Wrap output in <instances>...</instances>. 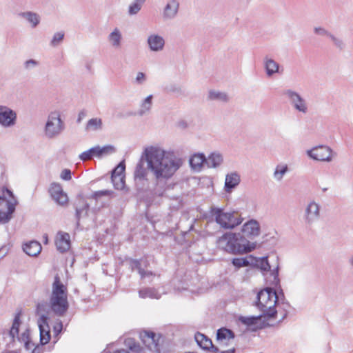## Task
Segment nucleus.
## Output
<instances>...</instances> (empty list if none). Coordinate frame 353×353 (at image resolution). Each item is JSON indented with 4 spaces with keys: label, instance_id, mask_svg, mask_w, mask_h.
<instances>
[{
    "label": "nucleus",
    "instance_id": "obj_38",
    "mask_svg": "<svg viewBox=\"0 0 353 353\" xmlns=\"http://www.w3.org/2000/svg\"><path fill=\"white\" fill-rule=\"evenodd\" d=\"M208 98L210 100H217L223 102L228 101V96L225 92H216L214 90H210L209 92Z\"/></svg>",
    "mask_w": 353,
    "mask_h": 353
},
{
    "label": "nucleus",
    "instance_id": "obj_13",
    "mask_svg": "<svg viewBox=\"0 0 353 353\" xmlns=\"http://www.w3.org/2000/svg\"><path fill=\"white\" fill-rule=\"evenodd\" d=\"M194 340L199 347L203 350L212 353H218L219 352V348L214 345L212 340L204 334L199 332H196Z\"/></svg>",
    "mask_w": 353,
    "mask_h": 353
},
{
    "label": "nucleus",
    "instance_id": "obj_18",
    "mask_svg": "<svg viewBox=\"0 0 353 353\" xmlns=\"http://www.w3.org/2000/svg\"><path fill=\"white\" fill-rule=\"evenodd\" d=\"M179 3L177 0H170L165 6L163 17L164 19H173L177 14Z\"/></svg>",
    "mask_w": 353,
    "mask_h": 353
},
{
    "label": "nucleus",
    "instance_id": "obj_49",
    "mask_svg": "<svg viewBox=\"0 0 353 353\" xmlns=\"http://www.w3.org/2000/svg\"><path fill=\"white\" fill-rule=\"evenodd\" d=\"M314 32L315 34H316L318 35L327 36L329 37H330V35L332 34L330 32H329L325 28H321V27L314 28Z\"/></svg>",
    "mask_w": 353,
    "mask_h": 353
},
{
    "label": "nucleus",
    "instance_id": "obj_60",
    "mask_svg": "<svg viewBox=\"0 0 353 353\" xmlns=\"http://www.w3.org/2000/svg\"><path fill=\"white\" fill-rule=\"evenodd\" d=\"M176 126L181 129L185 130L188 127V124L185 120H180L177 122Z\"/></svg>",
    "mask_w": 353,
    "mask_h": 353
},
{
    "label": "nucleus",
    "instance_id": "obj_37",
    "mask_svg": "<svg viewBox=\"0 0 353 353\" xmlns=\"http://www.w3.org/2000/svg\"><path fill=\"white\" fill-rule=\"evenodd\" d=\"M152 98V95L150 94L142 102L141 105V109L138 112V114L139 116H143L151 109Z\"/></svg>",
    "mask_w": 353,
    "mask_h": 353
},
{
    "label": "nucleus",
    "instance_id": "obj_5",
    "mask_svg": "<svg viewBox=\"0 0 353 353\" xmlns=\"http://www.w3.org/2000/svg\"><path fill=\"white\" fill-rule=\"evenodd\" d=\"M236 214L235 211L225 212L224 208L214 205L211 206L209 210L210 216L214 217L215 222L225 230H232L242 223L243 218L236 217Z\"/></svg>",
    "mask_w": 353,
    "mask_h": 353
},
{
    "label": "nucleus",
    "instance_id": "obj_52",
    "mask_svg": "<svg viewBox=\"0 0 353 353\" xmlns=\"http://www.w3.org/2000/svg\"><path fill=\"white\" fill-rule=\"evenodd\" d=\"M135 184H136V189L139 192H143L147 190L148 187H146L145 185L148 184V181H143V182H138V185L136 183H135Z\"/></svg>",
    "mask_w": 353,
    "mask_h": 353
},
{
    "label": "nucleus",
    "instance_id": "obj_12",
    "mask_svg": "<svg viewBox=\"0 0 353 353\" xmlns=\"http://www.w3.org/2000/svg\"><path fill=\"white\" fill-rule=\"evenodd\" d=\"M283 94L288 97L294 108L303 113H306L307 107L305 101L296 92L292 90H286L283 92Z\"/></svg>",
    "mask_w": 353,
    "mask_h": 353
},
{
    "label": "nucleus",
    "instance_id": "obj_46",
    "mask_svg": "<svg viewBox=\"0 0 353 353\" xmlns=\"http://www.w3.org/2000/svg\"><path fill=\"white\" fill-rule=\"evenodd\" d=\"M64 38V32H56L51 41V45L52 46H56L58 43L61 41Z\"/></svg>",
    "mask_w": 353,
    "mask_h": 353
},
{
    "label": "nucleus",
    "instance_id": "obj_4",
    "mask_svg": "<svg viewBox=\"0 0 353 353\" xmlns=\"http://www.w3.org/2000/svg\"><path fill=\"white\" fill-rule=\"evenodd\" d=\"M277 304L278 297L274 287H265L258 292L254 305L262 312L265 319L276 318L277 310L275 306Z\"/></svg>",
    "mask_w": 353,
    "mask_h": 353
},
{
    "label": "nucleus",
    "instance_id": "obj_43",
    "mask_svg": "<svg viewBox=\"0 0 353 353\" xmlns=\"http://www.w3.org/2000/svg\"><path fill=\"white\" fill-rule=\"evenodd\" d=\"M144 1H140L137 0H134L128 8V14L130 15L137 14L141 9L142 6L143 5Z\"/></svg>",
    "mask_w": 353,
    "mask_h": 353
},
{
    "label": "nucleus",
    "instance_id": "obj_55",
    "mask_svg": "<svg viewBox=\"0 0 353 353\" xmlns=\"http://www.w3.org/2000/svg\"><path fill=\"white\" fill-rule=\"evenodd\" d=\"M2 191H3V195H5L6 196L7 195L9 198H10V199H12L13 200H17L16 198L14 197V195L12 191L11 190H10L8 188L4 186L3 188Z\"/></svg>",
    "mask_w": 353,
    "mask_h": 353
},
{
    "label": "nucleus",
    "instance_id": "obj_23",
    "mask_svg": "<svg viewBox=\"0 0 353 353\" xmlns=\"http://www.w3.org/2000/svg\"><path fill=\"white\" fill-rule=\"evenodd\" d=\"M148 43L152 51L157 52L163 48L165 41L162 37L152 34L148 38Z\"/></svg>",
    "mask_w": 353,
    "mask_h": 353
},
{
    "label": "nucleus",
    "instance_id": "obj_21",
    "mask_svg": "<svg viewBox=\"0 0 353 353\" xmlns=\"http://www.w3.org/2000/svg\"><path fill=\"white\" fill-rule=\"evenodd\" d=\"M90 210V205L83 199L82 205L81 206H75V219H76V228L78 229L80 226V220L82 217L88 216V211Z\"/></svg>",
    "mask_w": 353,
    "mask_h": 353
},
{
    "label": "nucleus",
    "instance_id": "obj_7",
    "mask_svg": "<svg viewBox=\"0 0 353 353\" xmlns=\"http://www.w3.org/2000/svg\"><path fill=\"white\" fill-rule=\"evenodd\" d=\"M231 264L236 270L248 266L252 268L259 269L263 275H265L271 268L268 256L257 258L252 254L245 257L233 258L231 261Z\"/></svg>",
    "mask_w": 353,
    "mask_h": 353
},
{
    "label": "nucleus",
    "instance_id": "obj_57",
    "mask_svg": "<svg viewBox=\"0 0 353 353\" xmlns=\"http://www.w3.org/2000/svg\"><path fill=\"white\" fill-rule=\"evenodd\" d=\"M145 81V74L142 72H139L136 77V82L138 84H142Z\"/></svg>",
    "mask_w": 353,
    "mask_h": 353
},
{
    "label": "nucleus",
    "instance_id": "obj_30",
    "mask_svg": "<svg viewBox=\"0 0 353 353\" xmlns=\"http://www.w3.org/2000/svg\"><path fill=\"white\" fill-rule=\"evenodd\" d=\"M139 294L141 298L159 299L160 295L157 290L154 288H144L139 290Z\"/></svg>",
    "mask_w": 353,
    "mask_h": 353
},
{
    "label": "nucleus",
    "instance_id": "obj_20",
    "mask_svg": "<svg viewBox=\"0 0 353 353\" xmlns=\"http://www.w3.org/2000/svg\"><path fill=\"white\" fill-rule=\"evenodd\" d=\"M240 175L236 172L228 174L225 176L224 190L228 193L231 192L240 183Z\"/></svg>",
    "mask_w": 353,
    "mask_h": 353
},
{
    "label": "nucleus",
    "instance_id": "obj_14",
    "mask_svg": "<svg viewBox=\"0 0 353 353\" xmlns=\"http://www.w3.org/2000/svg\"><path fill=\"white\" fill-rule=\"evenodd\" d=\"M261 317H263L262 313L258 316H243L239 318V321L246 326L251 327V330L256 332L259 330L263 329L266 326H269L268 323L265 322L259 323Z\"/></svg>",
    "mask_w": 353,
    "mask_h": 353
},
{
    "label": "nucleus",
    "instance_id": "obj_15",
    "mask_svg": "<svg viewBox=\"0 0 353 353\" xmlns=\"http://www.w3.org/2000/svg\"><path fill=\"white\" fill-rule=\"evenodd\" d=\"M49 192L52 198L61 205H64L68 202V195L63 192L61 185L57 183L50 185Z\"/></svg>",
    "mask_w": 353,
    "mask_h": 353
},
{
    "label": "nucleus",
    "instance_id": "obj_58",
    "mask_svg": "<svg viewBox=\"0 0 353 353\" xmlns=\"http://www.w3.org/2000/svg\"><path fill=\"white\" fill-rule=\"evenodd\" d=\"M139 274H140L141 279H144L146 277L152 276L154 275L152 272L145 270L144 269H143V272H140Z\"/></svg>",
    "mask_w": 353,
    "mask_h": 353
},
{
    "label": "nucleus",
    "instance_id": "obj_25",
    "mask_svg": "<svg viewBox=\"0 0 353 353\" xmlns=\"http://www.w3.org/2000/svg\"><path fill=\"white\" fill-rule=\"evenodd\" d=\"M267 287H274V289L280 288L281 282L279 276V267L274 268L270 274L269 276L265 278Z\"/></svg>",
    "mask_w": 353,
    "mask_h": 353
},
{
    "label": "nucleus",
    "instance_id": "obj_45",
    "mask_svg": "<svg viewBox=\"0 0 353 353\" xmlns=\"http://www.w3.org/2000/svg\"><path fill=\"white\" fill-rule=\"evenodd\" d=\"M49 317L47 314H41L38 319L37 323L39 329L40 327L48 328L50 327L48 324Z\"/></svg>",
    "mask_w": 353,
    "mask_h": 353
},
{
    "label": "nucleus",
    "instance_id": "obj_19",
    "mask_svg": "<svg viewBox=\"0 0 353 353\" xmlns=\"http://www.w3.org/2000/svg\"><path fill=\"white\" fill-rule=\"evenodd\" d=\"M319 216V205L314 201L310 202L305 209V220L311 224Z\"/></svg>",
    "mask_w": 353,
    "mask_h": 353
},
{
    "label": "nucleus",
    "instance_id": "obj_59",
    "mask_svg": "<svg viewBox=\"0 0 353 353\" xmlns=\"http://www.w3.org/2000/svg\"><path fill=\"white\" fill-rule=\"evenodd\" d=\"M86 114H87V112L85 110H81L78 114L77 123H80L81 122L82 119L85 117Z\"/></svg>",
    "mask_w": 353,
    "mask_h": 353
},
{
    "label": "nucleus",
    "instance_id": "obj_56",
    "mask_svg": "<svg viewBox=\"0 0 353 353\" xmlns=\"http://www.w3.org/2000/svg\"><path fill=\"white\" fill-rule=\"evenodd\" d=\"M38 65L39 62L34 59H29L24 63V65L26 69L30 68V67H35Z\"/></svg>",
    "mask_w": 353,
    "mask_h": 353
},
{
    "label": "nucleus",
    "instance_id": "obj_62",
    "mask_svg": "<svg viewBox=\"0 0 353 353\" xmlns=\"http://www.w3.org/2000/svg\"><path fill=\"white\" fill-rule=\"evenodd\" d=\"M33 345L34 343L32 342L31 339L26 340V341H24V346L26 350H30Z\"/></svg>",
    "mask_w": 353,
    "mask_h": 353
},
{
    "label": "nucleus",
    "instance_id": "obj_11",
    "mask_svg": "<svg viewBox=\"0 0 353 353\" xmlns=\"http://www.w3.org/2000/svg\"><path fill=\"white\" fill-rule=\"evenodd\" d=\"M17 113L8 106L0 105V125L4 128L14 126L17 123Z\"/></svg>",
    "mask_w": 353,
    "mask_h": 353
},
{
    "label": "nucleus",
    "instance_id": "obj_16",
    "mask_svg": "<svg viewBox=\"0 0 353 353\" xmlns=\"http://www.w3.org/2000/svg\"><path fill=\"white\" fill-rule=\"evenodd\" d=\"M261 227L259 223L254 219H251L243 224L241 232L248 237L252 239L260 234Z\"/></svg>",
    "mask_w": 353,
    "mask_h": 353
},
{
    "label": "nucleus",
    "instance_id": "obj_36",
    "mask_svg": "<svg viewBox=\"0 0 353 353\" xmlns=\"http://www.w3.org/2000/svg\"><path fill=\"white\" fill-rule=\"evenodd\" d=\"M96 149L98 152V158H101L103 156H106L116 152V148L112 145H105L103 147L97 145Z\"/></svg>",
    "mask_w": 353,
    "mask_h": 353
},
{
    "label": "nucleus",
    "instance_id": "obj_39",
    "mask_svg": "<svg viewBox=\"0 0 353 353\" xmlns=\"http://www.w3.org/2000/svg\"><path fill=\"white\" fill-rule=\"evenodd\" d=\"M94 157L98 158V152L97 151L96 146L92 147L89 150L83 152L81 154H79V157L81 161H85L88 160H90Z\"/></svg>",
    "mask_w": 353,
    "mask_h": 353
},
{
    "label": "nucleus",
    "instance_id": "obj_1",
    "mask_svg": "<svg viewBox=\"0 0 353 353\" xmlns=\"http://www.w3.org/2000/svg\"><path fill=\"white\" fill-rule=\"evenodd\" d=\"M176 160L165 155V151L150 146L146 148L139 160L134 172L135 183L147 181L148 170L154 175L157 183H165L179 168Z\"/></svg>",
    "mask_w": 353,
    "mask_h": 353
},
{
    "label": "nucleus",
    "instance_id": "obj_63",
    "mask_svg": "<svg viewBox=\"0 0 353 353\" xmlns=\"http://www.w3.org/2000/svg\"><path fill=\"white\" fill-rule=\"evenodd\" d=\"M41 347L39 345H37L32 350V353H41Z\"/></svg>",
    "mask_w": 353,
    "mask_h": 353
},
{
    "label": "nucleus",
    "instance_id": "obj_27",
    "mask_svg": "<svg viewBox=\"0 0 353 353\" xmlns=\"http://www.w3.org/2000/svg\"><path fill=\"white\" fill-rule=\"evenodd\" d=\"M206 157L203 153H199L194 154L190 159V165L193 169L201 168L203 165L205 164Z\"/></svg>",
    "mask_w": 353,
    "mask_h": 353
},
{
    "label": "nucleus",
    "instance_id": "obj_47",
    "mask_svg": "<svg viewBox=\"0 0 353 353\" xmlns=\"http://www.w3.org/2000/svg\"><path fill=\"white\" fill-rule=\"evenodd\" d=\"M48 305L45 301L39 303L37 305L36 312L38 314L40 313L47 314L48 312Z\"/></svg>",
    "mask_w": 353,
    "mask_h": 353
},
{
    "label": "nucleus",
    "instance_id": "obj_9",
    "mask_svg": "<svg viewBox=\"0 0 353 353\" xmlns=\"http://www.w3.org/2000/svg\"><path fill=\"white\" fill-rule=\"evenodd\" d=\"M125 161L123 159L111 171V181L116 190H125L126 189L125 192H128V189L126 188L125 182Z\"/></svg>",
    "mask_w": 353,
    "mask_h": 353
},
{
    "label": "nucleus",
    "instance_id": "obj_29",
    "mask_svg": "<svg viewBox=\"0 0 353 353\" xmlns=\"http://www.w3.org/2000/svg\"><path fill=\"white\" fill-rule=\"evenodd\" d=\"M20 312L16 314L12 322V327L8 332V334L11 337L12 341H14V339L16 336H18L19 332V327L21 323L20 320Z\"/></svg>",
    "mask_w": 353,
    "mask_h": 353
},
{
    "label": "nucleus",
    "instance_id": "obj_22",
    "mask_svg": "<svg viewBox=\"0 0 353 353\" xmlns=\"http://www.w3.org/2000/svg\"><path fill=\"white\" fill-rule=\"evenodd\" d=\"M42 247L39 242L31 241L23 245V250L30 256H37L41 251Z\"/></svg>",
    "mask_w": 353,
    "mask_h": 353
},
{
    "label": "nucleus",
    "instance_id": "obj_17",
    "mask_svg": "<svg viewBox=\"0 0 353 353\" xmlns=\"http://www.w3.org/2000/svg\"><path fill=\"white\" fill-rule=\"evenodd\" d=\"M58 235L59 239L55 242L57 249L61 253L66 252L70 248V235L67 232L59 231Z\"/></svg>",
    "mask_w": 353,
    "mask_h": 353
},
{
    "label": "nucleus",
    "instance_id": "obj_42",
    "mask_svg": "<svg viewBox=\"0 0 353 353\" xmlns=\"http://www.w3.org/2000/svg\"><path fill=\"white\" fill-rule=\"evenodd\" d=\"M5 203L7 206V211L12 214L15 210V206L17 203V200H14V202L8 200L5 195H0V203Z\"/></svg>",
    "mask_w": 353,
    "mask_h": 353
},
{
    "label": "nucleus",
    "instance_id": "obj_64",
    "mask_svg": "<svg viewBox=\"0 0 353 353\" xmlns=\"http://www.w3.org/2000/svg\"><path fill=\"white\" fill-rule=\"evenodd\" d=\"M219 353H235L236 352V349L234 347H233V348L228 350H223V351H220L219 350Z\"/></svg>",
    "mask_w": 353,
    "mask_h": 353
},
{
    "label": "nucleus",
    "instance_id": "obj_26",
    "mask_svg": "<svg viewBox=\"0 0 353 353\" xmlns=\"http://www.w3.org/2000/svg\"><path fill=\"white\" fill-rule=\"evenodd\" d=\"M265 68L268 77H272L275 73H279V64L272 59H265Z\"/></svg>",
    "mask_w": 353,
    "mask_h": 353
},
{
    "label": "nucleus",
    "instance_id": "obj_8",
    "mask_svg": "<svg viewBox=\"0 0 353 353\" xmlns=\"http://www.w3.org/2000/svg\"><path fill=\"white\" fill-rule=\"evenodd\" d=\"M65 129V123L57 111L50 112L45 125V134L49 139L59 136Z\"/></svg>",
    "mask_w": 353,
    "mask_h": 353
},
{
    "label": "nucleus",
    "instance_id": "obj_44",
    "mask_svg": "<svg viewBox=\"0 0 353 353\" xmlns=\"http://www.w3.org/2000/svg\"><path fill=\"white\" fill-rule=\"evenodd\" d=\"M288 171V167L287 165H278L274 172V176L278 180L281 181L284 174Z\"/></svg>",
    "mask_w": 353,
    "mask_h": 353
},
{
    "label": "nucleus",
    "instance_id": "obj_53",
    "mask_svg": "<svg viewBox=\"0 0 353 353\" xmlns=\"http://www.w3.org/2000/svg\"><path fill=\"white\" fill-rule=\"evenodd\" d=\"M330 38L333 41L336 47L340 49H343L344 45L343 42L341 39L335 37L333 34H331Z\"/></svg>",
    "mask_w": 353,
    "mask_h": 353
},
{
    "label": "nucleus",
    "instance_id": "obj_33",
    "mask_svg": "<svg viewBox=\"0 0 353 353\" xmlns=\"http://www.w3.org/2000/svg\"><path fill=\"white\" fill-rule=\"evenodd\" d=\"M103 127L102 120L100 118H92L90 119L86 125L85 130L86 131H97L99 130H101Z\"/></svg>",
    "mask_w": 353,
    "mask_h": 353
},
{
    "label": "nucleus",
    "instance_id": "obj_35",
    "mask_svg": "<svg viewBox=\"0 0 353 353\" xmlns=\"http://www.w3.org/2000/svg\"><path fill=\"white\" fill-rule=\"evenodd\" d=\"M125 345L132 352L139 353L142 350L139 343H137L135 339L133 338H128L124 341Z\"/></svg>",
    "mask_w": 353,
    "mask_h": 353
},
{
    "label": "nucleus",
    "instance_id": "obj_31",
    "mask_svg": "<svg viewBox=\"0 0 353 353\" xmlns=\"http://www.w3.org/2000/svg\"><path fill=\"white\" fill-rule=\"evenodd\" d=\"M124 261L128 262L129 268L132 272L137 270L139 274L140 272H143L140 259H135L126 256L125 257V259L121 262V263L123 264Z\"/></svg>",
    "mask_w": 353,
    "mask_h": 353
},
{
    "label": "nucleus",
    "instance_id": "obj_48",
    "mask_svg": "<svg viewBox=\"0 0 353 353\" xmlns=\"http://www.w3.org/2000/svg\"><path fill=\"white\" fill-rule=\"evenodd\" d=\"M12 219V214L8 211L3 212L0 210V223H6Z\"/></svg>",
    "mask_w": 353,
    "mask_h": 353
},
{
    "label": "nucleus",
    "instance_id": "obj_54",
    "mask_svg": "<svg viewBox=\"0 0 353 353\" xmlns=\"http://www.w3.org/2000/svg\"><path fill=\"white\" fill-rule=\"evenodd\" d=\"M276 296L278 297V302L279 301V300H281L282 301V303H283L285 298L284 292L281 288V285L280 286V288H276Z\"/></svg>",
    "mask_w": 353,
    "mask_h": 353
},
{
    "label": "nucleus",
    "instance_id": "obj_2",
    "mask_svg": "<svg viewBox=\"0 0 353 353\" xmlns=\"http://www.w3.org/2000/svg\"><path fill=\"white\" fill-rule=\"evenodd\" d=\"M218 247L225 252L240 255L252 252L256 243H250L242 234L226 232L217 240Z\"/></svg>",
    "mask_w": 353,
    "mask_h": 353
},
{
    "label": "nucleus",
    "instance_id": "obj_6",
    "mask_svg": "<svg viewBox=\"0 0 353 353\" xmlns=\"http://www.w3.org/2000/svg\"><path fill=\"white\" fill-rule=\"evenodd\" d=\"M140 339L143 343L154 353H167L168 351L167 339L162 334L144 330L140 333Z\"/></svg>",
    "mask_w": 353,
    "mask_h": 353
},
{
    "label": "nucleus",
    "instance_id": "obj_32",
    "mask_svg": "<svg viewBox=\"0 0 353 353\" xmlns=\"http://www.w3.org/2000/svg\"><path fill=\"white\" fill-rule=\"evenodd\" d=\"M20 15L25 18L28 22L32 23V28H35L40 22L39 16L35 13L30 11L24 12L20 13Z\"/></svg>",
    "mask_w": 353,
    "mask_h": 353
},
{
    "label": "nucleus",
    "instance_id": "obj_51",
    "mask_svg": "<svg viewBox=\"0 0 353 353\" xmlns=\"http://www.w3.org/2000/svg\"><path fill=\"white\" fill-rule=\"evenodd\" d=\"M61 178L65 181H69L72 178V172L69 169H64L61 174Z\"/></svg>",
    "mask_w": 353,
    "mask_h": 353
},
{
    "label": "nucleus",
    "instance_id": "obj_40",
    "mask_svg": "<svg viewBox=\"0 0 353 353\" xmlns=\"http://www.w3.org/2000/svg\"><path fill=\"white\" fill-rule=\"evenodd\" d=\"M39 332H40V345L43 346V345H46L47 343H48L51 339L50 327H48V328L40 327Z\"/></svg>",
    "mask_w": 353,
    "mask_h": 353
},
{
    "label": "nucleus",
    "instance_id": "obj_50",
    "mask_svg": "<svg viewBox=\"0 0 353 353\" xmlns=\"http://www.w3.org/2000/svg\"><path fill=\"white\" fill-rule=\"evenodd\" d=\"M17 339L19 341H26V340L31 339L30 337V330L28 328L26 329L21 334V336H16Z\"/></svg>",
    "mask_w": 353,
    "mask_h": 353
},
{
    "label": "nucleus",
    "instance_id": "obj_24",
    "mask_svg": "<svg viewBox=\"0 0 353 353\" xmlns=\"http://www.w3.org/2000/svg\"><path fill=\"white\" fill-rule=\"evenodd\" d=\"M223 161V157L222 154L217 152H213L206 157L205 164L208 168H216L220 166Z\"/></svg>",
    "mask_w": 353,
    "mask_h": 353
},
{
    "label": "nucleus",
    "instance_id": "obj_61",
    "mask_svg": "<svg viewBox=\"0 0 353 353\" xmlns=\"http://www.w3.org/2000/svg\"><path fill=\"white\" fill-rule=\"evenodd\" d=\"M63 328V323L61 321L59 323V326L54 327V336H58Z\"/></svg>",
    "mask_w": 353,
    "mask_h": 353
},
{
    "label": "nucleus",
    "instance_id": "obj_28",
    "mask_svg": "<svg viewBox=\"0 0 353 353\" xmlns=\"http://www.w3.org/2000/svg\"><path fill=\"white\" fill-rule=\"evenodd\" d=\"M235 338L234 332L227 327H221L217 330L216 339L222 341L225 339H233Z\"/></svg>",
    "mask_w": 353,
    "mask_h": 353
},
{
    "label": "nucleus",
    "instance_id": "obj_10",
    "mask_svg": "<svg viewBox=\"0 0 353 353\" xmlns=\"http://www.w3.org/2000/svg\"><path fill=\"white\" fill-rule=\"evenodd\" d=\"M332 152L330 147L321 145L307 150V153L314 160L329 162L332 160Z\"/></svg>",
    "mask_w": 353,
    "mask_h": 353
},
{
    "label": "nucleus",
    "instance_id": "obj_3",
    "mask_svg": "<svg viewBox=\"0 0 353 353\" xmlns=\"http://www.w3.org/2000/svg\"><path fill=\"white\" fill-rule=\"evenodd\" d=\"M50 307L54 314L63 316L69 308L67 287L61 281L59 274H56L52 283Z\"/></svg>",
    "mask_w": 353,
    "mask_h": 353
},
{
    "label": "nucleus",
    "instance_id": "obj_41",
    "mask_svg": "<svg viewBox=\"0 0 353 353\" xmlns=\"http://www.w3.org/2000/svg\"><path fill=\"white\" fill-rule=\"evenodd\" d=\"M114 194V192L112 190H99L92 192L90 195L87 196L86 199H94L97 201L99 199L101 198L102 196H110Z\"/></svg>",
    "mask_w": 353,
    "mask_h": 353
},
{
    "label": "nucleus",
    "instance_id": "obj_34",
    "mask_svg": "<svg viewBox=\"0 0 353 353\" xmlns=\"http://www.w3.org/2000/svg\"><path fill=\"white\" fill-rule=\"evenodd\" d=\"M109 41L114 48H118L121 45V34L120 31L115 28L108 36Z\"/></svg>",
    "mask_w": 353,
    "mask_h": 353
}]
</instances>
